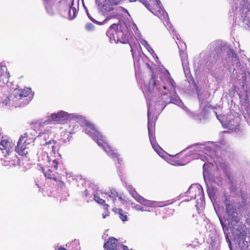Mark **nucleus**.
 Returning a JSON list of instances; mask_svg holds the SVG:
<instances>
[{"label": "nucleus", "mask_w": 250, "mask_h": 250, "mask_svg": "<svg viewBox=\"0 0 250 250\" xmlns=\"http://www.w3.org/2000/svg\"><path fill=\"white\" fill-rule=\"evenodd\" d=\"M106 35L108 37L111 43H117L120 41V37L123 35V32L119 29V25L114 23L107 30Z\"/></svg>", "instance_id": "14"}, {"label": "nucleus", "mask_w": 250, "mask_h": 250, "mask_svg": "<svg viewBox=\"0 0 250 250\" xmlns=\"http://www.w3.org/2000/svg\"><path fill=\"white\" fill-rule=\"evenodd\" d=\"M86 12L87 14V16L88 17L90 20H91L92 21H93L94 23H97L98 24H103L106 22L107 21H108L110 18L109 17H107L103 22H99L95 20L92 17L89 15V14L88 12L87 9H86Z\"/></svg>", "instance_id": "30"}, {"label": "nucleus", "mask_w": 250, "mask_h": 250, "mask_svg": "<svg viewBox=\"0 0 250 250\" xmlns=\"http://www.w3.org/2000/svg\"><path fill=\"white\" fill-rule=\"evenodd\" d=\"M241 75L238 76V79L239 80H241L244 82L245 81L247 78L250 77V72L248 70V69L244 67H241L239 70V72Z\"/></svg>", "instance_id": "23"}, {"label": "nucleus", "mask_w": 250, "mask_h": 250, "mask_svg": "<svg viewBox=\"0 0 250 250\" xmlns=\"http://www.w3.org/2000/svg\"><path fill=\"white\" fill-rule=\"evenodd\" d=\"M119 3V0H104L103 5V10L110 11L114 10Z\"/></svg>", "instance_id": "21"}, {"label": "nucleus", "mask_w": 250, "mask_h": 250, "mask_svg": "<svg viewBox=\"0 0 250 250\" xmlns=\"http://www.w3.org/2000/svg\"><path fill=\"white\" fill-rule=\"evenodd\" d=\"M247 16H245V18L244 19L243 22L245 24H247L249 27L250 26V21L249 19H247Z\"/></svg>", "instance_id": "36"}, {"label": "nucleus", "mask_w": 250, "mask_h": 250, "mask_svg": "<svg viewBox=\"0 0 250 250\" xmlns=\"http://www.w3.org/2000/svg\"><path fill=\"white\" fill-rule=\"evenodd\" d=\"M37 132L35 130H30L20 138L15 151L21 156H26L29 147L32 146L35 139Z\"/></svg>", "instance_id": "8"}, {"label": "nucleus", "mask_w": 250, "mask_h": 250, "mask_svg": "<svg viewBox=\"0 0 250 250\" xmlns=\"http://www.w3.org/2000/svg\"><path fill=\"white\" fill-rule=\"evenodd\" d=\"M134 208L137 210H140L142 211H151V210L149 209H146L144 208V207H142L141 206L139 205H136L134 207Z\"/></svg>", "instance_id": "33"}, {"label": "nucleus", "mask_w": 250, "mask_h": 250, "mask_svg": "<svg viewBox=\"0 0 250 250\" xmlns=\"http://www.w3.org/2000/svg\"><path fill=\"white\" fill-rule=\"evenodd\" d=\"M222 228L229 248L230 250H233L231 241L229 237L228 228L227 227H222ZM232 233L240 250H250V243L245 240L247 236L246 227H232Z\"/></svg>", "instance_id": "6"}, {"label": "nucleus", "mask_w": 250, "mask_h": 250, "mask_svg": "<svg viewBox=\"0 0 250 250\" xmlns=\"http://www.w3.org/2000/svg\"><path fill=\"white\" fill-rule=\"evenodd\" d=\"M120 8L122 10V11L123 12H124L125 13H126L129 16V13L128 12V11L126 9L124 8H123V7H121Z\"/></svg>", "instance_id": "39"}, {"label": "nucleus", "mask_w": 250, "mask_h": 250, "mask_svg": "<svg viewBox=\"0 0 250 250\" xmlns=\"http://www.w3.org/2000/svg\"><path fill=\"white\" fill-rule=\"evenodd\" d=\"M68 121L70 122L72 121L73 123L76 122L82 126L85 125V133L88 134L95 141L98 145L101 147L110 157L113 160L116 159L118 164H121L122 160L119 157L117 150L114 149L108 144L105 138L101 134L94 125L86 120L82 116L76 113L68 114L67 112L61 110L57 113H52L48 119L36 123L34 127L39 128V136L42 137L44 134L43 138L45 142L42 143V145L49 146L51 145L52 150H53L55 147L54 141L51 140H49L48 142L46 141V137L48 136V134H46V133L50 131L51 129L49 124H51L52 122L64 124Z\"/></svg>", "instance_id": "2"}, {"label": "nucleus", "mask_w": 250, "mask_h": 250, "mask_svg": "<svg viewBox=\"0 0 250 250\" xmlns=\"http://www.w3.org/2000/svg\"><path fill=\"white\" fill-rule=\"evenodd\" d=\"M120 247H122L123 250H129V249H128L127 247L125 246V245H120Z\"/></svg>", "instance_id": "38"}, {"label": "nucleus", "mask_w": 250, "mask_h": 250, "mask_svg": "<svg viewBox=\"0 0 250 250\" xmlns=\"http://www.w3.org/2000/svg\"><path fill=\"white\" fill-rule=\"evenodd\" d=\"M145 6L154 15L157 16L163 21L164 25L169 30L170 33L173 35V38L175 37L176 40H179L176 42L179 50V55L181 57L182 66L185 74L187 77L190 73L188 55L186 52L187 46L185 42L180 40V36L174 29L171 22L169 21L167 13L163 8L160 0H150V3H144Z\"/></svg>", "instance_id": "3"}, {"label": "nucleus", "mask_w": 250, "mask_h": 250, "mask_svg": "<svg viewBox=\"0 0 250 250\" xmlns=\"http://www.w3.org/2000/svg\"><path fill=\"white\" fill-rule=\"evenodd\" d=\"M213 58H215V54L213 55Z\"/></svg>", "instance_id": "42"}, {"label": "nucleus", "mask_w": 250, "mask_h": 250, "mask_svg": "<svg viewBox=\"0 0 250 250\" xmlns=\"http://www.w3.org/2000/svg\"><path fill=\"white\" fill-rule=\"evenodd\" d=\"M210 48H212L214 49V52H215V53H218L221 50V48L220 45L217 42H214L211 43L209 45Z\"/></svg>", "instance_id": "31"}, {"label": "nucleus", "mask_w": 250, "mask_h": 250, "mask_svg": "<svg viewBox=\"0 0 250 250\" xmlns=\"http://www.w3.org/2000/svg\"><path fill=\"white\" fill-rule=\"evenodd\" d=\"M120 247L118 240L114 237H110L104 244V248L106 250H117Z\"/></svg>", "instance_id": "20"}, {"label": "nucleus", "mask_w": 250, "mask_h": 250, "mask_svg": "<svg viewBox=\"0 0 250 250\" xmlns=\"http://www.w3.org/2000/svg\"><path fill=\"white\" fill-rule=\"evenodd\" d=\"M130 46L131 47L132 55L134 59V62L135 64L136 63L140 62V57H142V55H144V54L140 51V49H141L140 44L138 46L136 44H130Z\"/></svg>", "instance_id": "17"}, {"label": "nucleus", "mask_w": 250, "mask_h": 250, "mask_svg": "<svg viewBox=\"0 0 250 250\" xmlns=\"http://www.w3.org/2000/svg\"><path fill=\"white\" fill-rule=\"evenodd\" d=\"M207 191H208V196L209 197L210 199L212 200V198H214V189L212 188H208Z\"/></svg>", "instance_id": "34"}, {"label": "nucleus", "mask_w": 250, "mask_h": 250, "mask_svg": "<svg viewBox=\"0 0 250 250\" xmlns=\"http://www.w3.org/2000/svg\"><path fill=\"white\" fill-rule=\"evenodd\" d=\"M57 168H54V166L47 167L46 168H42L44 175L48 179H52L56 180V174Z\"/></svg>", "instance_id": "22"}, {"label": "nucleus", "mask_w": 250, "mask_h": 250, "mask_svg": "<svg viewBox=\"0 0 250 250\" xmlns=\"http://www.w3.org/2000/svg\"><path fill=\"white\" fill-rule=\"evenodd\" d=\"M84 194L86 197L88 196H94V200L99 204L104 205L105 209H107L109 205L105 204V200L103 198H107L109 203H112L115 206H120L124 204L125 201L123 194L121 192H118L114 188L109 189L106 192H103L99 190L98 187L93 184L90 185L88 189L84 190Z\"/></svg>", "instance_id": "4"}, {"label": "nucleus", "mask_w": 250, "mask_h": 250, "mask_svg": "<svg viewBox=\"0 0 250 250\" xmlns=\"http://www.w3.org/2000/svg\"><path fill=\"white\" fill-rule=\"evenodd\" d=\"M4 159H1V164L4 166H16L20 164V159L16 155L9 156L6 155Z\"/></svg>", "instance_id": "16"}, {"label": "nucleus", "mask_w": 250, "mask_h": 250, "mask_svg": "<svg viewBox=\"0 0 250 250\" xmlns=\"http://www.w3.org/2000/svg\"><path fill=\"white\" fill-rule=\"evenodd\" d=\"M10 74L5 65L0 64V85L7 83Z\"/></svg>", "instance_id": "18"}, {"label": "nucleus", "mask_w": 250, "mask_h": 250, "mask_svg": "<svg viewBox=\"0 0 250 250\" xmlns=\"http://www.w3.org/2000/svg\"><path fill=\"white\" fill-rule=\"evenodd\" d=\"M138 42L139 44L141 43L144 46L150 54H154V51L146 40L142 38H140L138 39Z\"/></svg>", "instance_id": "27"}, {"label": "nucleus", "mask_w": 250, "mask_h": 250, "mask_svg": "<svg viewBox=\"0 0 250 250\" xmlns=\"http://www.w3.org/2000/svg\"><path fill=\"white\" fill-rule=\"evenodd\" d=\"M38 161L40 162L39 165L41 166L42 168L43 166L46 167H50L54 166V168H58V162L56 159H52L47 153H42L40 154L38 156Z\"/></svg>", "instance_id": "15"}, {"label": "nucleus", "mask_w": 250, "mask_h": 250, "mask_svg": "<svg viewBox=\"0 0 250 250\" xmlns=\"http://www.w3.org/2000/svg\"><path fill=\"white\" fill-rule=\"evenodd\" d=\"M196 152H203L206 155L198 154V158H200L204 162L206 161L208 162L205 163L203 166L204 170L203 175L204 178L206 177V170L209 165H213L212 155L214 154L215 144L213 142H208L204 144H196L191 147Z\"/></svg>", "instance_id": "7"}, {"label": "nucleus", "mask_w": 250, "mask_h": 250, "mask_svg": "<svg viewBox=\"0 0 250 250\" xmlns=\"http://www.w3.org/2000/svg\"><path fill=\"white\" fill-rule=\"evenodd\" d=\"M188 198L184 200V201H189L195 199L197 197V204H202L204 202V193L202 186L199 184H192L188 188L187 192Z\"/></svg>", "instance_id": "10"}, {"label": "nucleus", "mask_w": 250, "mask_h": 250, "mask_svg": "<svg viewBox=\"0 0 250 250\" xmlns=\"http://www.w3.org/2000/svg\"><path fill=\"white\" fill-rule=\"evenodd\" d=\"M146 64L147 65V66L148 68L150 70H152V69H151V67L150 65L149 64H148V63H146Z\"/></svg>", "instance_id": "40"}, {"label": "nucleus", "mask_w": 250, "mask_h": 250, "mask_svg": "<svg viewBox=\"0 0 250 250\" xmlns=\"http://www.w3.org/2000/svg\"><path fill=\"white\" fill-rule=\"evenodd\" d=\"M176 84L167 70L160 74L159 77H156L152 74L144 93L147 98V128L150 142L154 150L162 157L165 152L160 147L155 140L154 134L155 122L153 121V114L155 111L160 113L167 103H173L183 109H187L180 99L176 95Z\"/></svg>", "instance_id": "1"}, {"label": "nucleus", "mask_w": 250, "mask_h": 250, "mask_svg": "<svg viewBox=\"0 0 250 250\" xmlns=\"http://www.w3.org/2000/svg\"><path fill=\"white\" fill-rule=\"evenodd\" d=\"M233 10H238L240 13H243L247 11V4L246 0H233Z\"/></svg>", "instance_id": "19"}, {"label": "nucleus", "mask_w": 250, "mask_h": 250, "mask_svg": "<svg viewBox=\"0 0 250 250\" xmlns=\"http://www.w3.org/2000/svg\"><path fill=\"white\" fill-rule=\"evenodd\" d=\"M71 5L69 7V18L70 19H73L76 16L78 10L74 5V0H70Z\"/></svg>", "instance_id": "26"}, {"label": "nucleus", "mask_w": 250, "mask_h": 250, "mask_svg": "<svg viewBox=\"0 0 250 250\" xmlns=\"http://www.w3.org/2000/svg\"><path fill=\"white\" fill-rule=\"evenodd\" d=\"M15 148V143L9 139H2L0 142V149L4 156H6V155L9 156L16 155L14 151Z\"/></svg>", "instance_id": "12"}, {"label": "nucleus", "mask_w": 250, "mask_h": 250, "mask_svg": "<svg viewBox=\"0 0 250 250\" xmlns=\"http://www.w3.org/2000/svg\"><path fill=\"white\" fill-rule=\"evenodd\" d=\"M113 211L115 213L118 214L119 218L123 222L127 221L128 220L127 213L121 208H114L112 209Z\"/></svg>", "instance_id": "24"}, {"label": "nucleus", "mask_w": 250, "mask_h": 250, "mask_svg": "<svg viewBox=\"0 0 250 250\" xmlns=\"http://www.w3.org/2000/svg\"><path fill=\"white\" fill-rule=\"evenodd\" d=\"M85 29L88 31H92L95 29V26L91 23H87L85 25Z\"/></svg>", "instance_id": "32"}, {"label": "nucleus", "mask_w": 250, "mask_h": 250, "mask_svg": "<svg viewBox=\"0 0 250 250\" xmlns=\"http://www.w3.org/2000/svg\"><path fill=\"white\" fill-rule=\"evenodd\" d=\"M227 55L230 61H231L232 65L237 64L238 62V58L236 54L232 49H229L228 51Z\"/></svg>", "instance_id": "25"}, {"label": "nucleus", "mask_w": 250, "mask_h": 250, "mask_svg": "<svg viewBox=\"0 0 250 250\" xmlns=\"http://www.w3.org/2000/svg\"><path fill=\"white\" fill-rule=\"evenodd\" d=\"M65 130L66 131V132L67 133V136L69 137V134H72L75 132V131L77 130V129L78 128V125H73L72 127H71V125H65Z\"/></svg>", "instance_id": "28"}, {"label": "nucleus", "mask_w": 250, "mask_h": 250, "mask_svg": "<svg viewBox=\"0 0 250 250\" xmlns=\"http://www.w3.org/2000/svg\"><path fill=\"white\" fill-rule=\"evenodd\" d=\"M198 97L199 100L200 101H201L202 100H201V96L199 94H198Z\"/></svg>", "instance_id": "41"}, {"label": "nucleus", "mask_w": 250, "mask_h": 250, "mask_svg": "<svg viewBox=\"0 0 250 250\" xmlns=\"http://www.w3.org/2000/svg\"><path fill=\"white\" fill-rule=\"evenodd\" d=\"M33 94L30 88H16L9 96L2 99L0 104L2 106L4 105L15 107L23 106L27 104L32 100Z\"/></svg>", "instance_id": "5"}, {"label": "nucleus", "mask_w": 250, "mask_h": 250, "mask_svg": "<svg viewBox=\"0 0 250 250\" xmlns=\"http://www.w3.org/2000/svg\"><path fill=\"white\" fill-rule=\"evenodd\" d=\"M126 188L132 197L138 202L143 206L151 207H163L167 205V202H157L147 200L139 195L131 185H126Z\"/></svg>", "instance_id": "9"}, {"label": "nucleus", "mask_w": 250, "mask_h": 250, "mask_svg": "<svg viewBox=\"0 0 250 250\" xmlns=\"http://www.w3.org/2000/svg\"><path fill=\"white\" fill-rule=\"evenodd\" d=\"M215 114L217 119L220 121L222 126L225 128H228L232 130H235L238 128L239 123L240 122V117L238 114H237L236 116L233 117V118H231V116H229V117L227 118L226 121H224L220 119L216 112Z\"/></svg>", "instance_id": "13"}, {"label": "nucleus", "mask_w": 250, "mask_h": 250, "mask_svg": "<svg viewBox=\"0 0 250 250\" xmlns=\"http://www.w3.org/2000/svg\"><path fill=\"white\" fill-rule=\"evenodd\" d=\"M167 162L173 166H183L186 164L185 163H183L181 160H177L176 158L174 156L168 159Z\"/></svg>", "instance_id": "29"}, {"label": "nucleus", "mask_w": 250, "mask_h": 250, "mask_svg": "<svg viewBox=\"0 0 250 250\" xmlns=\"http://www.w3.org/2000/svg\"><path fill=\"white\" fill-rule=\"evenodd\" d=\"M77 4H78V10L79 7L81 5L83 7L85 10L87 9L86 7L84 5V0H77Z\"/></svg>", "instance_id": "35"}, {"label": "nucleus", "mask_w": 250, "mask_h": 250, "mask_svg": "<svg viewBox=\"0 0 250 250\" xmlns=\"http://www.w3.org/2000/svg\"><path fill=\"white\" fill-rule=\"evenodd\" d=\"M192 117L195 119H197V120H202V119L203 118H204V116H198V115H196L195 114H194L193 115Z\"/></svg>", "instance_id": "37"}, {"label": "nucleus", "mask_w": 250, "mask_h": 250, "mask_svg": "<svg viewBox=\"0 0 250 250\" xmlns=\"http://www.w3.org/2000/svg\"><path fill=\"white\" fill-rule=\"evenodd\" d=\"M46 13L53 16L61 9V0H42Z\"/></svg>", "instance_id": "11"}]
</instances>
